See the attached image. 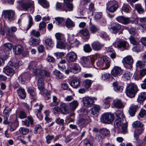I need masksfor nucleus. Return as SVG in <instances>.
I'll use <instances>...</instances> for the list:
<instances>
[{
    "label": "nucleus",
    "instance_id": "obj_38",
    "mask_svg": "<svg viewBox=\"0 0 146 146\" xmlns=\"http://www.w3.org/2000/svg\"><path fill=\"white\" fill-rule=\"evenodd\" d=\"M19 125V123L18 121L16 120L15 122L11 124V125L8 126V129L11 131H13L16 129Z\"/></svg>",
    "mask_w": 146,
    "mask_h": 146
},
{
    "label": "nucleus",
    "instance_id": "obj_52",
    "mask_svg": "<svg viewBox=\"0 0 146 146\" xmlns=\"http://www.w3.org/2000/svg\"><path fill=\"white\" fill-rule=\"evenodd\" d=\"M123 106L122 103L120 100H117L114 103V107L117 108H120Z\"/></svg>",
    "mask_w": 146,
    "mask_h": 146
},
{
    "label": "nucleus",
    "instance_id": "obj_25",
    "mask_svg": "<svg viewBox=\"0 0 146 146\" xmlns=\"http://www.w3.org/2000/svg\"><path fill=\"white\" fill-rule=\"evenodd\" d=\"M5 29L7 31V35L12 37L13 36V33L16 32L17 30V29L15 27L13 26L11 28L5 27Z\"/></svg>",
    "mask_w": 146,
    "mask_h": 146
},
{
    "label": "nucleus",
    "instance_id": "obj_45",
    "mask_svg": "<svg viewBox=\"0 0 146 146\" xmlns=\"http://www.w3.org/2000/svg\"><path fill=\"white\" fill-rule=\"evenodd\" d=\"M132 126L134 128H139L143 127V124L139 121H134L132 124Z\"/></svg>",
    "mask_w": 146,
    "mask_h": 146
},
{
    "label": "nucleus",
    "instance_id": "obj_62",
    "mask_svg": "<svg viewBox=\"0 0 146 146\" xmlns=\"http://www.w3.org/2000/svg\"><path fill=\"white\" fill-rule=\"evenodd\" d=\"M26 113L23 111H21L19 113V117L21 119H23L26 117Z\"/></svg>",
    "mask_w": 146,
    "mask_h": 146
},
{
    "label": "nucleus",
    "instance_id": "obj_13",
    "mask_svg": "<svg viewBox=\"0 0 146 146\" xmlns=\"http://www.w3.org/2000/svg\"><path fill=\"white\" fill-rule=\"evenodd\" d=\"M60 112L64 115H66L69 112L68 105L65 103H61L60 105Z\"/></svg>",
    "mask_w": 146,
    "mask_h": 146
},
{
    "label": "nucleus",
    "instance_id": "obj_24",
    "mask_svg": "<svg viewBox=\"0 0 146 146\" xmlns=\"http://www.w3.org/2000/svg\"><path fill=\"white\" fill-rule=\"evenodd\" d=\"M28 91L32 98L34 100L36 98V89L33 87H29L28 89Z\"/></svg>",
    "mask_w": 146,
    "mask_h": 146
},
{
    "label": "nucleus",
    "instance_id": "obj_54",
    "mask_svg": "<svg viewBox=\"0 0 146 146\" xmlns=\"http://www.w3.org/2000/svg\"><path fill=\"white\" fill-rule=\"evenodd\" d=\"M53 74L55 75L59 79H61L63 77V74L59 71L56 70L53 71Z\"/></svg>",
    "mask_w": 146,
    "mask_h": 146
},
{
    "label": "nucleus",
    "instance_id": "obj_23",
    "mask_svg": "<svg viewBox=\"0 0 146 146\" xmlns=\"http://www.w3.org/2000/svg\"><path fill=\"white\" fill-rule=\"evenodd\" d=\"M3 71L7 75L12 76L15 73V71L13 69L9 66H7L4 68Z\"/></svg>",
    "mask_w": 146,
    "mask_h": 146
},
{
    "label": "nucleus",
    "instance_id": "obj_19",
    "mask_svg": "<svg viewBox=\"0 0 146 146\" xmlns=\"http://www.w3.org/2000/svg\"><path fill=\"white\" fill-rule=\"evenodd\" d=\"M115 19L118 22L125 25L129 23L130 22L129 18L125 17L123 16L118 17Z\"/></svg>",
    "mask_w": 146,
    "mask_h": 146
},
{
    "label": "nucleus",
    "instance_id": "obj_61",
    "mask_svg": "<svg viewBox=\"0 0 146 146\" xmlns=\"http://www.w3.org/2000/svg\"><path fill=\"white\" fill-rule=\"evenodd\" d=\"M46 27V23L43 21H42L40 23L39 25V30L41 31L44 30Z\"/></svg>",
    "mask_w": 146,
    "mask_h": 146
},
{
    "label": "nucleus",
    "instance_id": "obj_31",
    "mask_svg": "<svg viewBox=\"0 0 146 146\" xmlns=\"http://www.w3.org/2000/svg\"><path fill=\"white\" fill-rule=\"evenodd\" d=\"M78 105V102L76 100H74L69 104L70 109L72 111L75 110Z\"/></svg>",
    "mask_w": 146,
    "mask_h": 146
},
{
    "label": "nucleus",
    "instance_id": "obj_43",
    "mask_svg": "<svg viewBox=\"0 0 146 146\" xmlns=\"http://www.w3.org/2000/svg\"><path fill=\"white\" fill-rule=\"evenodd\" d=\"M135 9L139 14H142L144 12V10L140 4L138 3L135 4Z\"/></svg>",
    "mask_w": 146,
    "mask_h": 146
},
{
    "label": "nucleus",
    "instance_id": "obj_58",
    "mask_svg": "<svg viewBox=\"0 0 146 146\" xmlns=\"http://www.w3.org/2000/svg\"><path fill=\"white\" fill-rule=\"evenodd\" d=\"M84 50L85 52L89 53L92 51V49L90 45L87 44H85L84 46Z\"/></svg>",
    "mask_w": 146,
    "mask_h": 146
},
{
    "label": "nucleus",
    "instance_id": "obj_64",
    "mask_svg": "<svg viewBox=\"0 0 146 146\" xmlns=\"http://www.w3.org/2000/svg\"><path fill=\"white\" fill-rule=\"evenodd\" d=\"M29 24L28 25V28L27 30H28L33 25V19L31 16L29 15L28 16Z\"/></svg>",
    "mask_w": 146,
    "mask_h": 146
},
{
    "label": "nucleus",
    "instance_id": "obj_26",
    "mask_svg": "<svg viewBox=\"0 0 146 146\" xmlns=\"http://www.w3.org/2000/svg\"><path fill=\"white\" fill-rule=\"evenodd\" d=\"M81 68L79 65L77 63H74L73 67L70 69V72L74 73H77L80 72Z\"/></svg>",
    "mask_w": 146,
    "mask_h": 146
},
{
    "label": "nucleus",
    "instance_id": "obj_2",
    "mask_svg": "<svg viewBox=\"0 0 146 146\" xmlns=\"http://www.w3.org/2000/svg\"><path fill=\"white\" fill-rule=\"evenodd\" d=\"M116 115L117 119L115 122L114 126L119 129H123L122 121L125 119L123 113L120 111H118L116 113Z\"/></svg>",
    "mask_w": 146,
    "mask_h": 146
},
{
    "label": "nucleus",
    "instance_id": "obj_21",
    "mask_svg": "<svg viewBox=\"0 0 146 146\" xmlns=\"http://www.w3.org/2000/svg\"><path fill=\"white\" fill-rule=\"evenodd\" d=\"M79 33L86 40H88L89 38L90 34L88 30L87 29H84L81 30L79 31Z\"/></svg>",
    "mask_w": 146,
    "mask_h": 146
},
{
    "label": "nucleus",
    "instance_id": "obj_41",
    "mask_svg": "<svg viewBox=\"0 0 146 146\" xmlns=\"http://www.w3.org/2000/svg\"><path fill=\"white\" fill-rule=\"evenodd\" d=\"M146 99V92H145L141 93L138 95L137 100L138 102L143 101Z\"/></svg>",
    "mask_w": 146,
    "mask_h": 146
},
{
    "label": "nucleus",
    "instance_id": "obj_5",
    "mask_svg": "<svg viewBox=\"0 0 146 146\" xmlns=\"http://www.w3.org/2000/svg\"><path fill=\"white\" fill-rule=\"evenodd\" d=\"M113 45L115 47L122 50H128L129 48V44L127 41L121 39L115 42Z\"/></svg>",
    "mask_w": 146,
    "mask_h": 146
},
{
    "label": "nucleus",
    "instance_id": "obj_53",
    "mask_svg": "<svg viewBox=\"0 0 146 146\" xmlns=\"http://www.w3.org/2000/svg\"><path fill=\"white\" fill-rule=\"evenodd\" d=\"M130 7L128 4H124L122 6L121 9L122 11L125 13H128L130 10Z\"/></svg>",
    "mask_w": 146,
    "mask_h": 146
},
{
    "label": "nucleus",
    "instance_id": "obj_56",
    "mask_svg": "<svg viewBox=\"0 0 146 146\" xmlns=\"http://www.w3.org/2000/svg\"><path fill=\"white\" fill-rule=\"evenodd\" d=\"M73 5L72 3H69L68 4H66L65 5V9L66 10H65L66 12L67 11H72L73 9Z\"/></svg>",
    "mask_w": 146,
    "mask_h": 146
},
{
    "label": "nucleus",
    "instance_id": "obj_35",
    "mask_svg": "<svg viewBox=\"0 0 146 146\" xmlns=\"http://www.w3.org/2000/svg\"><path fill=\"white\" fill-rule=\"evenodd\" d=\"M43 82L44 81L41 78H38V80L37 85L38 88L40 91L43 90L44 89V85Z\"/></svg>",
    "mask_w": 146,
    "mask_h": 146
},
{
    "label": "nucleus",
    "instance_id": "obj_32",
    "mask_svg": "<svg viewBox=\"0 0 146 146\" xmlns=\"http://www.w3.org/2000/svg\"><path fill=\"white\" fill-rule=\"evenodd\" d=\"M114 90L116 92H121L123 91V87L118 85L117 82H115L113 83Z\"/></svg>",
    "mask_w": 146,
    "mask_h": 146
},
{
    "label": "nucleus",
    "instance_id": "obj_60",
    "mask_svg": "<svg viewBox=\"0 0 146 146\" xmlns=\"http://www.w3.org/2000/svg\"><path fill=\"white\" fill-rule=\"evenodd\" d=\"M129 39L131 43L133 45L137 44L138 43V42L136 40L135 37L132 35L129 37Z\"/></svg>",
    "mask_w": 146,
    "mask_h": 146
},
{
    "label": "nucleus",
    "instance_id": "obj_50",
    "mask_svg": "<svg viewBox=\"0 0 146 146\" xmlns=\"http://www.w3.org/2000/svg\"><path fill=\"white\" fill-rule=\"evenodd\" d=\"M29 131L28 129L24 127H21L19 129V133L24 135L28 134L29 132Z\"/></svg>",
    "mask_w": 146,
    "mask_h": 146
},
{
    "label": "nucleus",
    "instance_id": "obj_20",
    "mask_svg": "<svg viewBox=\"0 0 146 146\" xmlns=\"http://www.w3.org/2000/svg\"><path fill=\"white\" fill-rule=\"evenodd\" d=\"M121 26L117 23H113L111 26V29L113 33H116L121 29Z\"/></svg>",
    "mask_w": 146,
    "mask_h": 146
},
{
    "label": "nucleus",
    "instance_id": "obj_48",
    "mask_svg": "<svg viewBox=\"0 0 146 146\" xmlns=\"http://www.w3.org/2000/svg\"><path fill=\"white\" fill-rule=\"evenodd\" d=\"M40 42L38 39L31 38L29 40V44L31 45H34L39 43Z\"/></svg>",
    "mask_w": 146,
    "mask_h": 146
},
{
    "label": "nucleus",
    "instance_id": "obj_16",
    "mask_svg": "<svg viewBox=\"0 0 146 146\" xmlns=\"http://www.w3.org/2000/svg\"><path fill=\"white\" fill-rule=\"evenodd\" d=\"M83 102L85 106L90 107L93 104V99L89 97H85L83 98Z\"/></svg>",
    "mask_w": 146,
    "mask_h": 146
},
{
    "label": "nucleus",
    "instance_id": "obj_12",
    "mask_svg": "<svg viewBox=\"0 0 146 146\" xmlns=\"http://www.w3.org/2000/svg\"><path fill=\"white\" fill-rule=\"evenodd\" d=\"M37 63L34 61L31 62L28 66V68L29 69H33V75L37 76L38 74V72L39 71V69H37Z\"/></svg>",
    "mask_w": 146,
    "mask_h": 146
},
{
    "label": "nucleus",
    "instance_id": "obj_51",
    "mask_svg": "<svg viewBox=\"0 0 146 146\" xmlns=\"http://www.w3.org/2000/svg\"><path fill=\"white\" fill-rule=\"evenodd\" d=\"M58 99L56 97L54 96L53 97V102L50 104V106H57L58 104V102L57 101Z\"/></svg>",
    "mask_w": 146,
    "mask_h": 146
},
{
    "label": "nucleus",
    "instance_id": "obj_30",
    "mask_svg": "<svg viewBox=\"0 0 146 146\" xmlns=\"http://www.w3.org/2000/svg\"><path fill=\"white\" fill-rule=\"evenodd\" d=\"M137 109L138 107L137 106L132 105L131 106L129 110V115L131 116H134Z\"/></svg>",
    "mask_w": 146,
    "mask_h": 146
},
{
    "label": "nucleus",
    "instance_id": "obj_47",
    "mask_svg": "<svg viewBox=\"0 0 146 146\" xmlns=\"http://www.w3.org/2000/svg\"><path fill=\"white\" fill-rule=\"evenodd\" d=\"M89 29L91 33L94 34L97 32L98 29L96 26L91 25L89 27Z\"/></svg>",
    "mask_w": 146,
    "mask_h": 146
},
{
    "label": "nucleus",
    "instance_id": "obj_46",
    "mask_svg": "<svg viewBox=\"0 0 146 146\" xmlns=\"http://www.w3.org/2000/svg\"><path fill=\"white\" fill-rule=\"evenodd\" d=\"M38 2L44 8H48L49 6L48 3L46 0H38Z\"/></svg>",
    "mask_w": 146,
    "mask_h": 146
},
{
    "label": "nucleus",
    "instance_id": "obj_27",
    "mask_svg": "<svg viewBox=\"0 0 146 146\" xmlns=\"http://www.w3.org/2000/svg\"><path fill=\"white\" fill-rule=\"evenodd\" d=\"M122 71L121 68L118 66H114L111 70V74L113 76L118 75L120 74Z\"/></svg>",
    "mask_w": 146,
    "mask_h": 146
},
{
    "label": "nucleus",
    "instance_id": "obj_15",
    "mask_svg": "<svg viewBox=\"0 0 146 146\" xmlns=\"http://www.w3.org/2000/svg\"><path fill=\"white\" fill-rule=\"evenodd\" d=\"M13 49L15 54L17 55L22 54L23 56H25L23 54V48L21 45H19L15 46L13 47Z\"/></svg>",
    "mask_w": 146,
    "mask_h": 146
},
{
    "label": "nucleus",
    "instance_id": "obj_8",
    "mask_svg": "<svg viewBox=\"0 0 146 146\" xmlns=\"http://www.w3.org/2000/svg\"><path fill=\"white\" fill-rule=\"evenodd\" d=\"M81 62L86 65L88 67H95L94 63L95 61V58L93 57H91L90 60L89 57H83L80 58Z\"/></svg>",
    "mask_w": 146,
    "mask_h": 146
},
{
    "label": "nucleus",
    "instance_id": "obj_33",
    "mask_svg": "<svg viewBox=\"0 0 146 146\" xmlns=\"http://www.w3.org/2000/svg\"><path fill=\"white\" fill-rule=\"evenodd\" d=\"M80 84V82L79 80L77 79L73 80L71 81L70 84L71 86L74 88H77Z\"/></svg>",
    "mask_w": 146,
    "mask_h": 146
},
{
    "label": "nucleus",
    "instance_id": "obj_57",
    "mask_svg": "<svg viewBox=\"0 0 146 146\" xmlns=\"http://www.w3.org/2000/svg\"><path fill=\"white\" fill-rule=\"evenodd\" d=\"M55 121L56 123L57 124L60 125H61L63 126L65 124L64 120L63 119H61L59 117L56 118Z\"/></svg>",
    "mask_w": 146,
    "mask_h": 146
},
{
    "label": "nucleus",
    "instance_id": "obj_18",
    "mask_svg": "<svg viewBox=\"0 0 146 146\" xmlns=\"http://www.w3.org/2000/svg\"><path fill=\"white\" fill-rule=\"evenodd\" d=\"M93 50L95 51H98L100 50L103 45L98 41H94L91 44Z\"/></svg>",
    "mask_w": 146,
    "mask_h": 146
},
{
    "label": "nucleus",
    "instance_id": "obj_1",
    "mask_svg": "<svg viewBox=\"0 0 146 146\" xmlns=\"http://www.w3.org/2000/svg\"><path fill=\"white\" fill-rule=\"evenodd\" d=\"M138 91L137 87L135 85L130 84L127 86L125 92L126 95L128 97L132 98L135 97Z\"/></svg>",
    "mask_w": 146,
    "mask_h": 146
},
{
    "label": "nucleus",
    "instance_id": "obj_40",
    "mask_svg": "<svg viewBox=\"0 0 146 146\" xmlns=\"http://www.w3.org/2000/svg\"><path fill=\"white\" fill-rule=\"evenodd\" d=\"M65 26L68 28H70L74 27L75 26V24L70 19L68 18L65 21Z\"/></svg>",
    "mask_w": 146,
    "mask_h": 146
},
{
    "label": "nucleus",
    "instance_id": "obj_7",
    "mask_svg": "<svg viewBox=\"0 0 146 146\" xmlns=\"http://www.w3.org/2000/svg\"><path fill=\"white\" fill-rule=\"evenodd\" d=\"M114 117L113 114L106 113L102 115L100 119L102 123L109 124L113 121Z\"/></svg>",
    "mask_w": 146,
    "mask_h": 146
},
{
    "label": "nucleus",
    "instance_id": "obj_6",
    "mask_svg": "<svg viewBox=\"0 0 146 146\" xmlns=\"http://www.w3.org/2000/svg\"><path fill=\"white\" fill-rule=\"evenodd\" d=\"M17 3L23 10L25 11L34 7V2L31 0H20L18 1Z\"/></svg>",
    "mask_w": 146,
    "mask_h": 146
},
{
    "label": "nucleus",
    "instance_id": "obj_29",
    "mask_svg": "<svg viewBox=\"0 0 146 146\" xmlns=\"http://www.w3.org/2000/svg\"><path fill=\"white\" fill-rule=\"evenodd\" d=\"M89 122L88 120L84 118H81L78 119L77 122V124L80 126H85Z\"/></svg>",
    "mask_w": 146,
    "mask_h": 146
},
{
    "label": "nucleus",
    "instance_id": "obj_44",
    "mask_svg": "<svg viewBox=\"0 0 146 146\" xmlns=\"http://www.w3.org/2000/svg\"><path fill=\"white\" fill-rule=\"evenodd\" d=\"M92 83V80L86 79L83 82V84L86 88L88 89L90 87Z\"/></svg>",
    "mask_w": 146,
    "mask_h": 146
},
{
    "label": "nucleus",
    "instance_id": "obj_4",
    "mask_svg": "<svg viewBox=\"0 0 146 146\" xmlns=\"http://www.w3.org/2000/svg\"><path fill=\"white\" fill-rule=\"evenodd\" d=\"M110 59L106 56L101 57L98 60L99 65L102 67L103 70L108 69L110 66Z\"/></svg>",
    "mask_w": 146,
    "mask_h": 146
},
{
    "label": "nucleus",
    "instance_id": "obj_55",
    "mask_svg": "<svg viewBox=\"0 0 146 146\" xmlns=\"http://www.w3.org/2000/svg\"><path fill=\"white\" fill-rule=\"evenodd\" d=\"M65 47V43L60 41H58L56 44V47L57 48L64 49Z\"/></svg>",
    "mask_w": 146,
    "mask_h": 146
},
{
    "label": "nucleus",
    "instance_id": "obj_36",
    "mask_svg": "<svg viewBox=\"0 0 146 146\" xmlns=\"http://www.w3.org/2000/svg\"><path fill=\"white\" fill-rule=\"evenodd\" d=\"M113 100V99L111 97H108L106 98L104 100L105 108L106 109L108 108L110 106V103Z\"/></svg>",
    "mask_w": 146,
    "mask_h": 146
},
{
    "label": "nucleus",
    "instance_id": "obj_9",
    "mask_svg": "<svg viewBox=\"0 0 146 146\" xmlns=\"http://www.w3.org/2000/svg\"><path fill=\"white\" fill-rule=\"evenodd\" d=\"M15 12L11 10H4L3 11V15L5 19L10 22L13 18Z\"/></svg>",
    "mask_w": 146,
    "mask_h": 146
},
{
    "label": "nucleus",
    "instance_id": "obj_14",
    "mask_svg": "<svg viewBox=\"0 0 146 146\" xmlns=\"http://www.w3.org/2000/svg\"><path fill=\"white\" fill-rule=\"evenodd\" d=\"M38 75L36 76V77H38V78H41L43 80L46 78L50 77V73L48 71L45 70H40L39 69V71L38 72Z\"/></svg>",
    "mask_w": 146,
    "mask_h": 146
},
{
    "label": "nucleus",
    "instance_id": "obj_3",
    "mask_svg": "<svg viewBox=\"0 0 146 146\" xmlns=\"http://www.w3.org/2000/svg\"><path fill=\"white\" fill-rule=\"evenodd\" d=\"M119 7L118 2L115 0L109 1L106 4V10L111 13L116 11Z\"/></svg>",
    "mask_w": 146,
    "mask_h": 146
},
{
    "label": "nucleus",
    "instance_id": "obj_22",
    "mask_svg": "<svg viewBox=\"0 0 146 146\" xmlns=\"http://www.w3.org/2000/svg\"><path fill=\"white\" fill-rule=\"evenodd\" d=\"M144 129L143 127L136 129L134 132V137L136 140L138 139L139 136L141 134Z\"/></svg>",
    "mask_w": 146,
    "mask_h": 146
},
{
    "label": "nucleus",
    "instance_id": "obj_63",
    "mask_svg": "<svg viewBox=\"0 0 146 146\" xmlns=\"http://www.w3.org/2000/svg\"><path fill=\"white\" fill-rule=\"evenodd\" d=\"M136 66L137 67L142 68L145 66V64L144 62L142 61L139 60L136 63Z\"/></svg>",
    "mask_w": 146,
    "mask_h": 146
},
{
    "label": "nucleus",
    "instance_id": "obj_10",
    "mask_svg": "<svg viewBox=\"0 0 146 146\" xmlns=\"http://www.w3.org/2000/svg\"><path fill=\"white\" fill-rule=\"evenodd\" d=\"M66 57V61L69 63L76 61L77 58L76 54L74 52H68Z\"/></svg>",
    "mask_w": 146,
    "mask_h": 146
},
{
    "label": "nucleus",
    "instance_id": "obj_34",
    "mask_svg": "<svg viewBox=\"0 0 146 146\" xmlns=\"http://www.w3.org/2000/svg\"><path fill=\"white\" fill-rule=\"evenodd\" d=\"M123 62L125 64L130 65L133 62V60L130 56H128L123 59Z\"/></svg>",
    "mask_w": 146,
    "mask_h": 146
},
{
    "label": "nucleus",
    "instance_id": "obj_59",
    "mask_svg": "<svg viewBox=\"0 0 146 146\" xmlns=\"http://www.w3.org/2000/svg\"><path fill=\"white\" fill-rule=\"evenodd\" d=\"M45 43L46 44L50 47H52L54 45V43L51 39L47 38L45 40Z\"/></svg>",
    "mask_w": 146,
    "mask_h": 146
},
{
    "label": "nucleus",
    "instance_id": "obj_37",
    "mask_svg": "<svg viewBox=\"0 0 146 146\" xmlns=\"http://www.w3.org/2000/svg\"><path fill=\"white\" fill-rule=\"evenodd\" d=\"M19 96L21 98H24L26 96V93L25 90L22 88H20L18 89L17 90Z\"/></svg>",
    "mask_w": 146,
    "mask_h": 146
},
{
    "label": "nucleus",
    "instance_id": "obj_28",
    "mask_svg": "<svg viewBox=\"0 0 146 146\" xmlns=\"http://www.w3.org/2000/svg\"><path fill=\"white\" fill-rule=\"evenodd\" d=\"M56 10L60 11H64L66 10L65 9V5L64 3L57 2L55 5Z\"/></svg>",
    "mask_w": 146,
    "mask_h": 146
},
{
    "label": "nucleus",
    "instance_id": "obj_49",
    "mask_svg": "<svg viewBox=\"0 0 146 146\" xmlns=\"http://www.w3.org/2000/svg\"><path fill=\"white\" fill-rule=\"evenodd\" d=\"M54 137L53 135H50L48 134L45 137V139L46 143L48 144H50L52 140L54 139Z\"/></svg>",
    "mask_w": 146,
    "mask_h": 146
},
{
    "label": "nucleus",
    "instance_id": "obj_17",
    "mask_svg": "<svg viewBox=\"0 0 146 146\" xmlns=\"http://www.w3.org/2000/svg\"><path fill=\"white\" fill-rule=\"evenodd\" d=\"M100 108L99 106L94 105L93 108L90 109V113L93 117H96L98 115L99 111L100 110Z\"/></svg>",
    "mask_w": 146,
    "mask_h": 146
},
{
    "label": "nucleus",
    "instance_id": "obj_39",
    "mask_svg": "<svg viewBox=\"0 0 146 146\" xmlns=\"http://www.w3.org/2000/svg\"><path fill=\"white\" fill-rule=\"evenodd\" d=\"M99 131L103 135L108 137L110 135V132L109 129L106 128H103L100 129Z\"/></svg>",
    "mask_w": 146,
    "mask_h": 146
},
{
    "label": "nucleus",
    "instance_id": "obj_42",
    "mask_svg": "<svg viewBox=\"0 0 146 146\" xmlns=\"http://www.w3.org/2000/svg\"><path fill=\"white\" fill-rule=\"evenodd\" d=\"M135 45L136 46H134L132 49V50L133 52L138 53L143 50L142 46L139 44V43Z\"/></svg>",
    "mask_w": 146,
    "mask_h": 146
},
{
    "label": "nucleus",
    "instance_id": "obj_11",
    "mask_svg": "<svg viewBox=\"0 0 146 146\" xmlns=\"http://www.w3.org/2000/svg\"><path fill=\"white\" fill-rule=\"evenodd\" d=\"M30 74L29 72H26L23 73L18 78V80L22 84H25L26 81L30 79Z\"/></svg>",
    "mask_w": 146,
    "mask_h": 146
}]
</instances>
